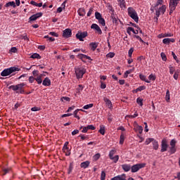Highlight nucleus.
Returning a JSON list of instances; mask_svg holds the SVG:
<instances>
[{"mask_svg": "<svg viewBox=\"0 0 180 180\" xmlns=\"http://www.w3.org/2000/svg\"><path fill=\"white\" fill-rule=\"evenodd\" d=\"M104 101L105 102L106 105L109 109L113 108V106L112 105V101H110V100H109L108 98H104Z\"/></svg>", "mask_w": 180, "mask_h": 180, "instance_id": "nucleus-17", "label": "nucleus"}, {"mask_svg": "<svg viewBox=\"0 0 180 180\" xmlns=\"http://www.w3.org/2000/svg\"><path fill=\"white\" fill-rule=\"evenodd\" d=\"M167 9V7L165 6V5L162 6L161 7L159 8V9L155 8V15L158 18H160V15H161V13L164 14L165 13V11Z\"/></svg>", "mask_w": 180, "mask_h": 180, "instance_id": "nucleus-8", "label": "nucleus"}, {"mask_svg": "<svg viewBox=\"0 0 180 180\" xmlns=\"http://www.w3.org/2000/svg\"><path fill=\"white\" fill-rule=\"evenodd\" d=\"M118 2V5L120 6V8H121L122 9L126 8V1L124 0H117Z\"/></svg>", "mask_w": 180, "mask_h": 180, "instance_id": "nucleus-18", "label": "nucleus"}, {"mask_svg": "<svg viewBox=\"0 0 180 180\" xmlns=\"http://www.w3.org/2000/svg\"><path fill=\"white\" fill-rule=\"evenodd\" d=\"M75 72L77 79H80L82 78V77H84V74L86 72V70L84 68H75Z\"/></svg>", "mask_w": 180, "mask_h": 180, "instance_id": "nucleus-3", "label": "nucleus"}, {"mask_svg": "<svg viewBox=\"0 0 180 180\" xmlns=\"http://www.w3.org/2000/svg\"><path fill=\"white\" fill-rule=\"evenodd\" d=\"M20 70L18 68L15 67H11L7 69H4L1 73V77H8V75H11V74H13V72H16V71H19Z\"/></svg>", "mask_w": 180, "mask_h": 180, "instance_id": "nucleus-2", "label": "nucleus"}, {"mask_svg": "<svg viewBox=\"0 0 180 180\" xmlns=\"http://www.w3.org/2000/svg\"><path fill=\"white\" fill-rule=\"evenodd\" d=\"M169 153H170V154H175V153H176V147L170 146Z\"/></svg>", "mask_w": 180, "mask_h": 180, "instance_id": "nucleus-27", "label": "nucleus"}, {"mask_svg": "<svg viewBox=\"0 0 180 180\" xmlns=\"http://www.w3.org/2000/svg\"><path fill=\"white\" fill-rule=\"evenodd\" d=\"M133 30V27H128L127 29V33H128V34H131V31Z\"/></svg>", "mask_w": 180, "mask_h": 180, "instance_id": "nucleus-56", "label": "nucleus"}, {"mask_svg": "<svg viewBox=\"0 0 180 180\" xmlns=\"http://www.w3.org/2000/svg\"><path fill=\"white\" fill-rule=\"evenodd\" d=\"M72 34V31H71V30L68 28L65 29L63 33V36L64 37H66L67 39H68V37H71Z\"/></svg>", "mask_w": 180, "mask_h": 180, "instance_id": "nucleus-10", "label": "nucleus"}, {"mask_svg": "<svg viewBox=\"0 0 180 180\" xmlns=\"http://www.w3.org/2000/svg\"><path fill=\"white\" fill-rule=\"evenodd\" d=\"M78 112H79V109H77L74 111L73 115H74V117H75L76 119H78V120H79V116H78Z\"/></svg>", "mask_w": 180, "mask_h": 180, "instance_id": "nucleus-33", "label": "nucleus"}, {"mask_svg": "<svg viewBox=\"0 0 180 180\" xmlns=\"http://www.w3.org/2000/svg\"><path fill=\"white\" fill-rule=\"evenodd\" d=\"M165 99H166L167 102H169V99H171V97L169 96V90H167Z\"/></svg>", "mask_w": 180, "mask_h": 180, "instance_id": "nucleus-35", "label": "nucleus"}, {"mask_svg": "<svg viewBox=\"0 0 180 180\" xmlns=\"http://www.w3.org/2000/svg\"><path fill=\"white\" fill-rule=\"evenodd\" d=\"M5 6L8 8V6H13V8H16V4L15 1H9L8 3L6 4Z\"/></svg>", "mask_w": 180, "mask_h": 180, "instance_id": "nucleus-24", "label": "nucleus"}, {"mask_svg": "<svg viewBox=\"0 0 180 180\" xmlns=\"http://www.w3.org/2000/svg\"><path fill=\"white\" fill-rule=\"evenodd\" d=\"M136 129H137L139 134H141V133H143V127L137 126Z\"/></svg>", "mask_w": 180, "mask_h": 180, "instance_id": "nucleus-55", "label": "nucleus"}, {"mask_svg": "<svg viewBox=\"0 0 180 180\" xmlns=\"http://www.w3.org/2000/svg\"><path fill=\"white\" fill-rule=\"evenodd\" d=\"M34 80H36V79H34L33 76H30L28 79L30 84H33V82H34Z\"/></svg>", "mask_w": 180, "mask_h": 180, "instance_id": "nucleus-49", "label": "nucleus"}, {"mask_svg": "<svg viewBox=\"0 0 180 180\" xmlns=\"http://www.w3.org/2000/svg\"><path fill=\"white\" fill-rule=\"evenodd\" d=\"M122 168L124 171V172H129V171L131 169V166H130V165L124 164L122 165Z\"/></svg>", "mask_w": 180, "mask_h": 180, "instance_id": "nucleus-13", "label": "nucleus"}, {"mask_svg": "<svg viewBox=\"0 0 180 180\" xmlns=\"http://www.w3.org/2000/svg\"><path fill=\"white\" fill-rule=\"evenodd\" d=\"M178 1L179 0H170V2H169L170 13H172V12L175 11V8H176V5H178Z\"/></svg>", "mask_w": 180, "mask_h": 180, "instance_id": "nucleus-7", "label": "nucleus"}, {"mask_svg": "<svg viewBox=\"0 0 180 180\" xmlns=\"http://www.w3.org/2000/svg\"><path fill=\"white\" fill-rule=\"evenodd\" d=\"M144 167H146V163L134 165L132 167H131V172L133 173L138 172V171H140V169H141V168H144Z\"/></svg>", "mask_w": 180, "mask_h": 180, "instance_id": "nucleus-5", "label": "nucleus"}, {"mask_svg": "<svg viewBox=\"0 0 180 180\" xmlns=\"http://www.w3.org/2000/svg\"><path fill=\"white\" fill-rule=\"evenodd\" d=\"M91 164V162L89 161H85L81 163L80 167L81 168H88L89 167V165Z\"/></svg>", "mask_w": 180, "mask_h": 180, "instance_id": "nucleus-19", "label": "nucleus"}, {"mask_svg": "<svg viewBox=\"0 0 180 180\" xmlns=\"http://www.w3.org/2000/svg\"><path fill=\"white\" fill-rule=\"evenodd\" d=\"M133 51H134V49L133 48H131L128 51V56L129 57L131 58V56L133 54Z\"/></svg>", "mask_w": 180, "mask_h": 180, "instance_id": "nucleus-53", "label": "nucleus"}, {"mask_svg": "<svg viewBox=\"0 0 180 180\" xmlns=\"http://www.w3.org/2000/svg\"><path fill=\"white\" fill-rule=\"evenodd\" d=\"M175 39L171 38H165L162 40L164 44H169V43H174Z\"/></svg>", "mask_w": 180, "mask_h": 180, "instance_id": "nucleus-15", "label": "nucleus"}, {"mask_svg": "<svg viewBox=\"0 0 180 180\" xmlns=\"http://www.w3.org/2000/svg\"><path fill=\"white\" fill-rule=\"evenodd\" d=\"M153 150H158V141H155V139H153Z\"/></svg>", "mask_w": 180, "mask_h": 180, "instance_id": "nucleus-25", "label": "nucleus"}, {"mask_svg": "<svg viewBox=\"0 0 180 180\" xmlns=\"http://www.w3.org/2000/svg\"><path fill=\"white\" fill-rule=\"evenodd\" d=\"M43 77V75H39L37 78H35V81H37V84L40 85L41 82H43V80L41 79V77Z\"/></svg>", "mask_w": 180, "mask_h": 180, "instance_id": "nucleus-22", "label": "nucleus"}, {"mask_svg": "<svg viewBox=\"0 0 180 180\" xmlns=\"http://www.w3.org/2000/svg\"><path fill=\"white\" fill-rule=\"evenodd\" d=\"M42 85L44 86H50L51 85V80L49 77H46L42 82Z\"/></svg>", "mask_w": 180, "mask_h": 180, "instance_id": "nucleus-12", "label": "nucleus"}, {"mask_svg": "<svg viewBox=\"0 0 180 180\" xmlns=\"http://www.w3.org/2000/svg\"><path fill=\"white\" fill-rule=\"evenodd\" d=\"M63 153H65V155L68 156L71 155V152L70 150V148H63Z\"/></svg>", "mask_w": 180, "mask_h": 180, "instance_id": "nucleus-23", "label": "nucleus"}, {"mask_svg": "<svg viewBox=\"0 0 180 180\" xmlns=\"http://www.w3.org/2000/svg\"><path fill=\"white\" fill-rule=\"evenodd\" d=\"M128 15L134 22L136 23H139V15L137 14V12L133 7H129L128 8Z\"/></svg>", "mask_w": 180, "mask_h": 180, "instance_id": "nucleus-1", "label": "nucleus"}, {"mask_svg": "<svg viewBox=\"0 0 180 180\" xmlns=\"http://www.w3.org/2000/svg\"><path fill=\"white\" fill-rule=\"evenodd\" d=\"M124 143V134L122 133L120 137V144Z\"/></svg>", "mask_w": 180, "mask_h": 180, "instance_id": "nucleus-29", "label": "nucleus"}, {"mask_svg": "<svg viewBox=\"0 0 180 180\" xmlns=\"http://www.w3.org/2000/svg\"><path fill=\"white\" fill-rule=\"evenodd\" d=\"M169 74H171V75H172V74H174V72H175V68H174L171 65L169 67Z\"/></svg>", "mask_w": 180, "mask_h": 180, "instance_id": "nucleus-48", "label": "nucleus"}, {"mask_svg": "<svg viewBox=\"0 0 180 180\" xmlns=\"http://www.w3.org/2000/svg\"><path fill=\"white\" fill-rule=\"evenodd\" d=\"M155 75L151 74L148 76L149 81H155Z\"/></svg>", "mask_w": 180, "mask_h": 180, "instance_id": "nucleus-47", "label": "nucleus"}, {"mask_svg": "<svg viewBox=\"0 0 180 180\" xmlns=\"http://www.w3.org/2000/svg\"><path fill=\"white\" fill-rule=\"evenodd\" d=\"M133 72V70H127L124 73V78H127L129 77V74H131Z\"/></svg>", "mask_w": 180, "mask_h": 180, "instance_id": "nucleus-42", "label": "nucleus"}, {"mask_svg": "<svg viewBox=\"0 0 180 180\" xmlns=\"http://www.w3.org/2000/svg\"><path fill=\"white\" fill-rule=\"evenodd\" d=\"M176 146V140L172 139L170 141V147H175Z\"/></svg>", "mask_w": 180, "mask_h": 180, "instance_id": "nucleus-37", "label": "nucleus"}, {"mask_svg": "<svg viewBox=\"0 0 180 180\" xmlns=\"http://www.w3.org/2000/svg\"><path fill=\"white\" fill-rule=\"evenodd\" d=\"M168 148V142L166 141V139H163L161 143V153H165Z\"/></svg>", "mask_w": 180, "mask_h": 180, "instance_id": "nucleus-9", "label": "nucleus"}, {"mask_svg": "<svg viewBox=\"0 0 180 180\" xmlns=\"http://www.w3.org/2000/svg\"><path fill=\"white\" fill-rule=\"evenodd\" d=\"M60 101L62 102H70V97H62L60 98Z\"/></svg>", "mask_w": 180, "mask_h": 180, "instance_id": "nucleus-45", "label": "nucleus"}, {"mask_svg": "<svg viewBox=\"0 0 180 180\" xmlns=\"http://www.w3.org/2000/svg\"><path fill=\"white\" fill-rule=\"evenodd\" d=\"M98 158H101V154H99V153H96V154L94 155V157H93V160H94V161H98Z\"/></svg>", "mask_w": 180, "mask_h": 180, "instance_id": "nucleus-44", "label": "nucleus"}, {"mask_svg": "<svg viewBox=\"0 0 180 180\" xmlns=\"http://www.w3.org/2000/svg\"><path fill=\"white\" fill-rule=\"evenodd\" d=\"M31 58H37L38 60H40L41 58V56L39 53H34L31 56Z\"/></svg>", "mask_w": 180, "mask_h": 180, "instance_id": "nucleus-34", "label": "nucleus"}, {"mask_svg": "<svg viewBox=\"0 0 180 180\" xmlns=\"http://www.w3.org/2000/svg\"><path fill=\"white\" fill-rule=\"evenodd\" d=\"M111 180H126V175L124 174L118 175L112 178Z\"/></svg>", "mask_w": 180, "mask_h": 180, "instance_id": "nucleus-16", "label": "nucleus"}, {"mask_svg": "<svg viewBox=\"0 0 180 180\" xmlns=\"http://www.w3.org/2000/svg\"><path fill=\"white\" fill-rule=\"evenodd\" d=\"M136 103H138V105H139V106H143V98H138L136 99Z\"/></svg>", "mask_w": 180, "mask_h": 180, "instance_id": "nucleus-36", "label": "nucleus"}, {"mask_svg": "<svg viewBox=\"0 0 180 180\" xmlns=\"http://www.w3.org/2000/svg\"><path fill=\"white\" fill-rule=\"evenodd\" d=\"M87 36H88L87 32H78L76 34V39H77V40H79V41H84V39Z\"/></svg>", "mask_w": 180, "mask_h": 180, "instance_id": "nucleus-6", "label": "nucleus"}, {"mask_svg": "<svg viewBox=\"0 0 180 180\" xmlns=\"http://www.w3.org/2000/svg\"><path fill=\"white\" fill-rule=\"evenodd\" d=\"M65 4H67V1H65L62 4L61 7L57 8V13H61L64 9H65Z\"/></svg>", "mask_w": 180, "mask_h": 180, "instance_id": "nucleus-14", "label": "nucleus"}, {"mask_svg": "<svg viewBox=\"0 0 180 180\" xmlns=\"http://www.w3.org/2000/svg\"><path fill=\"white\" fill-rule=\"evenodd\" d=\"M90 46H91V50L93 51H95V50H96V49L98 47V43L92 42V43L90 44Z\"/></svg>", "mask_w": 180, "mask_h": 180, "instance_id": "nucleus-26", "label": "nucleus"}, {"mask_svg": "<svg viewBox=\"0 0 180 180\" xmlns=\"http://www.w3.org/2000/svg\"><path fill=\"white\" fill-rule=\"evenodd\" d=\"M87 129H88V130H95V127H94V125H92V124H90V125H88L87 126Z\"/></svg>", "mask_w": 180, "mask_h": 180, "instance_id": "nucleus-59", "label": "nucleus"}, {"mask_svg": "<svg viewBox=\"0 0 180 180\" xmlns=\"http://www.w3.org/2000/svg\"><path fill=\"white\" fill-rule=\"evenodd\" d=\"M44 39H48L49 41H54V40H56V39L51 37H49V35L44 36Z\"/></svg>", "mask_w": 180, "mask_h": 180, "instance_id": "nucleus-52", "label": "nucleus"}, {"mask_svg": "<svg viewBox=\"0 0 180 180\" xmlns=\"http://www.w3.org/2000/svg\"><path fill=\"white\" fill-rule=\"evenodd\" d=\"M115 154H116V150H112L110 151L109 153V158L110 159H111L112 158H113V156L115 155Z\"/></svg>", "mask_w": 180, "mask_h": 180, "instance_id": "nucleus-38", "label": "nucleus"}, {"mask_svg": "<svg viewBox=\"0 0 180 180\" xmlns=\"http://www.w3.org/2000/svg\"><path fill=\"white\" fill-rule=\"evenodd\" d=\"M179 77V75L178 74V72H175L174 74L173 78L176 80L178 79Z\"/></svg>", "mask_w": 180, "mask_h": 180, "instance_id": "nucleus-63", "label": "nucleus"}, {"mask_svg": "<svg viewBox=\"0 0 180 180\" xmlns=\"http://www.w3.org/2000/svg\"><path fill=\"white\" fill-rule=\"evenodd\" d=\"M106 179V173L105 172H101V180H105Z\"/></svg>", "mask_w": 180, "mask_h": 180, "instance_id": "nucleus-46", "label": "nucleus"}, {"mask_svg": "<svg viewBox=\"0 0 180 180\" xmlns=\"http://www.w3.org/2000/svg\"><path fill=\"white\" fill-rule=\"evenodd\" d=\"M99 133H101L102 134V136L105 135V127H104V125H101L100 126Z\"/></svg>", "mask_w": 180, "mask_h": 180, "instance_id": "nucleus-28", "label": "nucleus"}, {"mask_svg": "<svg viewBox=\"0 0 180 180\" xmlns=\"http://www.w3.org/2000/svg\"><path fill=\"white\" fill-rule=\"evenodd\" d=\"M85 14H86L85 9L82 8L79 10V16H85Z\"/></svg>", "mask_w": 180, "mask_h": 180, "instance_id": "nucleus-41", "label": "nucleus"}, {"mask_svg": "<svg viewBox=\"0 0 180 180\" xmlns=\"http://www.w3.org/2000/svg\"><path fill=\"white\" fill-rule=\"evenodd\" d=\"M139 78L140 79H141V81H145V82H146L147 84H150V82H151L150 80L147 79L144 75H140Z\"/></svg>", "mask_w": 180, "mask_h": 180, "instance_id": "nucleus-21", "label": "nucleus"}, {"mask_svg": "<svg viewBox=\"0 0 180 180\" xmlns=\"http://www.w3.org/2000/svg\"><path fill=\"white\" fill-rule=\"evenodd\" d=\"M32 112H38V110H40V108L38 107H33L31 108Z\"/></svg>", "mask_w": 180, "mask_h": 180, "instance_id": "nucleus-58", "label": "nucleus"}, {"mask_svg": "<svg viewBox=\"0 0 180 180\" xmlns=\"http://www.w3.org/2000/svg\"><path fill=\"white\" fill-rule=\"evenodd\" d=\"M154 141V139L153 138H148L146 139V141H145V144L146 146H148V144H150V143H153Z\"/></svg>", "mask_w": 180, "mask_h": 180, "instance_id": "nucleus-30", "label": "nucleus"}, {"mask_svg": "<svg viewBox=\"0 0 180 180\" xmlns=\"http://www.w3.org/2000/svg\"><path fill=\"white\" fill-rule=\"evenodd\" d=\"M98 20V23L101 25V26H105V25H106V22H105V19H103V18Z\"/></svg>", "mask_w": 180, "mask_h": 180, "instance_id": "nucleus-40", "label": "nucleus"}, {"mask_svg": "<svg viewBox=\"0 0 180 180\" xmlns=\"http://www.w3.org/2000/svg\"><path fill=\"white\" fill-rule=\"evenodd\" d=\"M91 29H94V30H96L98 34H102V30H101V27L97 24H92Z\"/></svg>", "mask_w": 180, "mask_h": 180, "instance_id": "nucleus-11", "label": "nucleus"}, {"mask_svg": "<svg viewBox=\"0 0 180 180\" xmlns=\"http://www.w3.org/2000/svg\"><path fill=\"white\" fill-rule=\"evenodd\" d=\"M112 23L117 25V23L119 22V19L116 17H112Z\"/></svg>", "mask_w": 180, "mask_h": 180, "instance_id": "nucleus-51", "label": "nucleus"}, {"mask_svg": "<svg viewBox=\"0 0 180 180\" xmlns=\"http://www.w3.org/2000/svg\"><path fill=\"white\" fill-rule=\"evenodd\" d=\"M78 57H79V58H81V60H82V61H84V60H91V57H89L86 55H84L82 53L79 54Z\"/></svg>", "mask_w": 180, "mask_h": 180, "instance_id": "nucleus-20", "label": "nucleus"}, {"mask_svg": "<svg viewBox=\"0 0 180 180\" xmlns=\"http://www.w3.org/2000/svg\"><path fill=\"white\" fill-rule=\"evenodd\" d=\"M160 56H161V57H162V60L163 61H166V60H167V56L165 55V53L164 52H162V53H160Z\"/></svg>", "mask_w": 180, "mask_h": 180, "instance_id": "nucleus-50", "label": "nucleus"}, {"mask_svg": "<svg viewBox=\"0 0 180 180\" xmlns=\"http://www.w3.org/2000/svg\"><path fill=\"white\" fill-rule=\"evenodd\" d=\"M110 160H112L116 164L119 161V155L112 156Z\"/></svg>", "mask_w": 180, "mask_h": 180, "instance_id": "nucleus-32", "label": "nucleus"}, {"mask_svg": "<svg viewBox=\"0 0 180 180\" xmlns=\"http://www.w3.org/2000/svg\"><path fill=\"white\" fill-rule=\"evenodd\" d=\"M101 89H105L106 88V84L103 83V82H101Z\"/></svg>", "mask_w": 180, "mask_h": 180, "instance_id": "nucleus-62", "label": "nucleus"}, {"mask_svg": "<svg viewBox=\"0 0 180 180\" xmlns=\"http://www.w3.org/2000/svg\"><path fill=\"white\" fill-rule=\"evenodd\" d=\"M37 18L36 17V15L34 14L33 15H32L30 18V20H37Z\"/></svg>", "mask_w": 180, "mask_h": 180, "instance_id": "nucleus-64", "label": "nucleus"}, {"mask_svg": "<svg viewBox=\"0 0 180 180\" xmlns=\"http://www.w3.org/2000/svg\"><path fill=\"white\" fill-rule=\"evenodd\" d=\"M95 17L97 20H99L100 19H102V14H101L99 12H96L95 13Z\"/></svg>", "mask_w": 180, "mask_h": 180, "instance_id": "nucleus-31", "label": "nucleus"}, {"mask_svg": "<svg viewBox=\"0 0 180 180\" xmlns=\"http://www.w3.org/2000/svg\"><path fill=\"white\" fill-rule=\"evenodd\" d=\"M32 75H34V77H39V72H38V70H34L32 72Z\"/></svg>", "mask_w": 180, "mask_h": 180, "instance_id": "nucleus-60", "label": "nucleus"}, {"mask_svg": "<svg viewBox=\"0 0 180 180\" xmlns=\"http://www.w3.org/2000/svg\"><path fill=\"white\" fill-rule=\"evenodd\" d=\"M49 34L51 36H53L54 37H58V34H57L56 32H49Z\"/></svg>", "mask_w": 180, "mask_h": 180, "instance_id": "nucleus-57", "label": "nucleus"}, {"mask_svg": "<svg viewBox=\"0 0 180 180\" xmlns=\"http://www.w3.org/2000/svg\"><path fill=\"white\" fill-rule=\"evenodd\" d=\"M107 57H108V58H113V57H115V53L110 52L107 54Z\"/></svg>", "mask_w": 180, "mask_h": 180, "instance_id": "nucleus-54", "label": "nucleus"}, {"mask_svg": "<svg viewBox=\"0 0 180 180\" xmlns=\"http://www.w3.org/2000/svg\"><path fill=\"white\" fill-rule=\"evenodd\" d=\"M25 85H26V84L21 83L17 85H11L10 88L13 89V91H20V94H25V90L23 89Z\"/></svg>", "mask_w": 180, "mask_h": 180, "instance_id": "nucleus-4", "label": "nucleus"}, {"mask_svg": "<svg viewBox=\"0 0 180 180\" xmlns=\"http://www.w3.org/2000/svg\"><path fill=\"white\" fill-rule=\"evenodd\" d=\"M163 1L162 0H158L155 5V8H158V6H160V5L162 4Z\"/></svg>", "mask_w": 180, "mask_h": 180, "instance_id": "nucleus-43", "label": "nucleus"}, {"mask_svg": "<svg viewBox=\"0 0 180 180\" xmlns=\"http://www.w3.org/2000/svg\"><path fill=\"white\" fill-rule=\"evenodd\" d=\"M11 53H16V51H18V49H16V47H12L10 49Z\"/></svg>", "mask_w": 180, "mask_h": 180, "instance_id": "nucleus-61", "label": "nucleus"}, {"mask_svg": "<svg viewBox=\"0 0 180 180\" xmlns=\"http://www.w3.org/2000/svg\"><path fill=\"white\" fill-rule=\"evenodd\" d=\"M91 108H94V104L93 103H90V104L84 105L83 107V109L88 110V109H91Z\"/></svg>", "mask_w": 180, "mask_h": 180, "instance_id": "nucleus-39", "label": "nucleus"}]
</instances>
